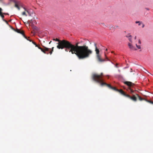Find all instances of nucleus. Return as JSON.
<instances>
[{"label": "nucleus", "mask_w": 153, "mask_h": 153, "mask_svg": "<svg viewBox=\"0 0 153 153\" xmlns=\"http://www.w3.org/2000/svg\"><path fill=\"white\" fill-rule=\"evenodd\" d=\"M53 40L58 42L57 43V48L59 49H63L64 48H71L70 52L72 54H75L79 59H83L89 58L93 53L92 51L90 49L86 44L83 45H79L83 42L82 41L78 42L74 45L68 41L63 40H60L57 38L53 39Z\"/></svg>", "instance_id": "1"}, {"label": "nucleus", "mask_w": 153, "mask_h": 153, "mask_svg": "<svg viewBox=\"0 0 153 153\" xmlns=\"http://www.w3.org/2000/svg\"><path fill=\"white\" fill-rule=\"evenodd\" d=\"M100 76L97 74H93L92 75V79L96 82L100 83L101 85H106L110 88H111L112 86L110 84H107L103 82V80L100 79Z\"/></svg>", "instance_id": "2"}, {"label": "nucleus", "mask_w": 153, "mask_h": 153, "mask_svg": "<svg viewBox=\"0 0 153 153\" xmlns=\"http://www.w3.org/2000/svg\"><path fill=\"white\" fill-rule=\"evenodd\" d=\"M94 45L95 47V51L97 54V57L98 61L100 62H102L105 61L104 59H102L101 58V56L99 54L100 51L99 49L97 48V44L95 43Z\"/></svg>", "instance_id": "3"}, {"label": "nucleus", "mask_w": 153, "mask_h": 153, "mask_svg": "<svg viewBox=\"0 0 153 153\" xmlns=\"http://www.w3.org/2000/svg\"><path fill=\"white\" fill-rule=\"evenodd\" d=\"M124 83L128 86L129 90L130 91L131 93V94L133 93L134 91L131 88H134L135 84L129 81H125L124 82Z\"/></svg>", "instance_id": "4"}, {"label": "nucleus", "mask_w": 153, "mask_h": 153, "mask_svg": "<svg viewBox=\"0 0 153 153\" xmlns=\"http://www.w3.org/2000/svg\"><path fill=\"white\" fill-rule=\"evenodd\" d=\"M121 94L123 95L126 97H128L129 99L132 100L134 101H136L137 100V97L134 95H133L132 97L130 96L129 95L126 94L125 92L123 91V90L120 91Z\"/></svg>", "instance_id": "5"}, {"label": "nucleus", "mask_w": 153, "mask_h": 153, "mask_svg": "<svg viewBox=\"0 0 153 153\" xmlns=\"http://www.w3.org/2000/svg\"><path fill=\"white\" fill-rule=\"evenodd\" d=\"M32 43L35 45L36 47H37L38 48L40 49L41 51L43 52L45 54H48V53H46V51H49V48H46L44 46L43 47L44 48V49H43L41 47H40L39 45H37L34 42H32Z\"/></svg>", "instance_id": "6"}, {"label": "nucleus", "mask_w": 153, "mask_h": 153, "mask_svg": "<svg viewBox=\"0 0 153 153\" xmlns=\"http://www.w3.org/2000/svg\"><path fill=\"white\" fill-rule=\"evenodd\" d=\"M12 28L14 30H15L16 32L18 33H20V34H22L23 35V36L27 40H29L30 42L32 41L31 40H29L28 39V38H29V37H28V38H27V37L25 36V34H24V32L23 31V30H21L19 29H18L17 28H16V29L15 30L14 29H13L12 27Z\"/></svg>", "instance_id": "7"}, {"label": "nucleus", "mask_w": 153, "mask_h": 153, "mask_svg": "<svg viewBox=\"0 0 153 153\" xmlns=\"http://www.w3.org/2000/svg\"><path fill=\"white\" fill-rule=\"evenodd\" d=\"M2 0H0L1 1ZM10 1L13 2L15 3V6L19 10L20 9V8L18 5L20 4V2L16 0H10Z\"/></svg>", "instance_id": "8"}, {"label": "nucleus", "mask_w": 153, "mask_h": 153, "mask_svg": "<svg viewBox=\"0 0 153 153\" xmlns=\"http://www.w3.org/2000/svg\"><path fill=\"white\" fill-rule=\"evenodd\" d=\"M128 45L129 48L131 50L134 51L137 50V49L130 43H128Z\"/></svg>", "instance_id": "9"}, {"label": "nucleus", "mask_w": 153, "mask_h": 153, "mask_svg": "<svg viewBox=\"0 0 153 153\" xmlns=\"http://www.w3.org/2000/svg\"><path fill=\"white\" fill-rule=\"evenodd\" d=\"M24 9H25V11L24 12H23L22 13V15L23 16H27V15L26 13V12L27 13H28V15L29 16H30V13L29 12V11L27 10L25 8V7L24 8Z\"/></svg>", "instance_id": "10"}, {"label": "nucleus", "mask_w": 153, "mask_h": 153, "mask_svg": "<svg viewBox=\"0 0 153 153\" xmlns=\"http://www.w3.org/2000/svg\"><path fill=\"white\" fill-rule=\"evenodd\" d=\"M32 28L33 29V30L34 32L37 31L38 30V27L33 25H32Z\"/></svg>", "instance_id": "11"}, {"label": "nucleus", "mask_w": 153, "mask_h": 153, "mask_svg": "<svg viewBox=\"0 0 153 153\" xmlns=\"http://www.w3.org/2000/svg\"><path fill=\"white\" fill-rule=\"evenodd\" d=\"M111 89H113V90H115V91H117L118 92H119L120 94H121V92H120V91L123 90L122 89L118 90V89H117L116 88L114 87H112V88H111Z\"/></svg>", "instance_id": "12"}, {"label": "nucleus", "mask_w": 153, "mask_h": 153, "mask_svg": "<svg viewBox=\"0 0 153 153\" xmlns=\"http://www.w3.org/2000/svg\"><path fill=\"white\" fill-rule=\"evenodd\" d=\"M136 95L137 96V97L140 100L142 101V100H145V99H143V98H142L141 97H140L139 96V95L138 94H136Z\"/></svg>", "instance_id": "13"}, {"label": "nucleus", "mask_w": 153, "mask_h": 153, "mask_svg": "<svg viewBox=\"0 0 153 153\" xmlns=\"http://www.w3.org/2000/svg\"><path fill=\"white\" fill-rule=\"evenodd\" d=\"M126 37L128 38V40H129L130 42H132L131 36V35H129V36H126Z\"/></svg>", "instance_id": "14"}, {"label": "nucleus", "mask_w": 153, "mask_h": 153, "mask_svg": "<svg viewBox=\"0 0 153 153\" xmlns=\"http://www.w3.org/2000/svg\"><path fill=\"white\" fill-rule=\"evenodd\" d=\"M0 16L2 17V19L4 21H5L6 23H7V21L4 19V16L3 15V13H2L0 15Z\"/></svg>", "instance_id": "15"}, {"label": "nucleus", "mask_w": 153, "mask_h": 153, "mask_svg": "<svg viewBox=\"0 0 153 153\" xmlns=\"http://www.w3.org/2000/svg\"><path fill=\"white\" fill-rule=\"evenodd\" d=\"M135 23L136 24H137L138 23V25L139 26L142 23V22H140V21H136L135 22Z\"/></svg>", "instance_id": "16"}, {"label": "nucleus", "mask_w": 153, "mask_h": 153, "mask_svg": "<svg viewBox=\"0 0 153 153\" xmlns=\"http://www.w3.org/2000/svg\"><path fill=\"white\" fill-rule=\"evenodd\" d=\"M98 75V74H97ZM98 75L100 76V79H102V76L103 75V73H101V74L99 75Z\"/></svg>", "instance_id": "17"}, {"label": "nucleus", "mask_w": 153, "mask_h": 153, "mask_svg": "<svg viewBox=\"0 0 153 153\" xmlns=\"http://www.w3.org/2000/svg\"><path fill=\"white\" fill-rule=\"evenodd\" d=\"M136 45L137 47L139 49H140L141 48V47L140 45H138L137 44H136Z\"/></svg>", "instance_id": "18"}, {"label": "nucleus", "mask_w": 153, "mask_h": 153, "mask_svg": "<svg viewBox=\"0 0 153 153\" xmlns=\"http://www.w3.org/2000/svg\"><path fill=\"white\" fill-rule=\"evenodd\" d=\"M66 49H65V51L68 52V49H69V51H70V50L71 49V48H65Z\"/></svg>", "instance_id": "19"}, {"label": "nucleus", "mask_w": 153, "mask_h": 153, "mask_svg": "<svg viewBox=\"0 0 153 153\" xmlns=\"http://www.w3.org/2000/svg\"><path fill=\"white\" fill-rule=\"evenodd\" d=\"M2 10L1 8H0V15L2 13Z\"/></svg>", "instance_id": "20"}, {"label": "nucleus", "mask_w": 153, "mask_h": 153, "mask_svg": "<svg viewBox=\"0 0 153 153\" xmlns=\"http://www.w3.org/2000/svg\"><path fill=\"white\" fill-rule=\"evenodd\" d=\"M52 52H53V51H50L49 52V53H50V54L51 55L52 54Z\"/></svg>", "instance_id": "21"}, {"label": "nucleus", "mask_w": 153, "mask_h": 153, "mask_svg": "<svg viewBox=\"0 0 153 153\" xmlns=\"http://www.w3.org/2000/svg\"><path fill=\"white\" fill-rule=\"evenodd\" d=\"M141 41H140V40H139V41H138V43H139L140 44H141Z\"/></svg>", "instance_id": "22"}, {"label": "nucleus", "mask_w": 153, "mask_h": 153, "mask_svg": "<svg viewBox=\"0 0 153 153\" xmlns=\"http://www.w3.org/2000/svg\"><path fill=\"white\" fill-rule=\"evenodd\" d=\"M53 49H54V47H52V48H51V51H52L53 52Z\"/></svg>", "instance_id": "23"}, {"label": "nucleus", "mask_w": 153, "mask_h": 153, "mask_svg": "<svg viewBox=\"0 0 153 153\" xmlns=\"http://www.w3.org/2000/svg\"><path fill=\"white\" fill-rule=\"evenodd\" d=\"M102 25H104V24L103 23H100V25H102Z\"/></svg>", "instance_id": "24"}, {"label": "nucleus", "mask_w": 153, "mask_h": 153, "mask_svg": "<svg viewBox=\"0 0 153 153\" xmlns=\"http://www.w3.org/2000/svg\"><path fill=\"white\" fill-rule=\"evenodd\" d=\"M146 9L147 10H149V9L148 8H146Z\"/></svg>", "instance_id": "25"}, {"label": "nucleus", "mask_w": 153, "mask_h": 153, "mask_svg": "<svg viewBox=\"0 0 153 153\" xmlns=\"http://www.w3.org/2000/svg\"><path fill=\"white\" fill-rule=\"evenodd\" d=\"M144 25L143 24V26H142V27H144Z\"/></svg>", "instance_id": "26"}, {"label": "nucleus", "mask_w": 153, "mask_h": 153, "mask_svg": "<svg viewBox=\"0 0 153 153\" xmlns=\"http://www.w3.org/2000/svg\"><path fill=\"white\" fill-rule=\"evenodd\" d=\"M51 41L49 42V44H50L51 43Z\"/></svg>", "instance_id": "27"}, {"label": "nucleus", "mask_w": 153, "mask_h": 153, "mask_svg": "<svg viewBox=\"0 0 153 153\" xmlns=\"http://www.w3.org/2000/svg\"><path fill=\"white\" fill-rule=\"evenodd\" d=\"M136 36H135V38H134L135 39H136Z\"/></svg>", "instance_id": "28"}, {"label": "nucleus", "mask_w": 153, "mask_h": 153, "mask_svg": "<svg viewBox=\"0 0 153 153\" xmlns=\"http://www.w3.org/2000/svg\"><path fill=\"white\" fill-rule=\"evenodd\" d=\"M151 103L153 104V102H151Z\"/></svg>", "instance_id": "29"}, {"label": "nucleus", "mask_w": 153, "mask_h": 153, "mask_svg": "<svg viewBox=\"0 0 153 153\" xmlns=\"http://www.w3.org/2000/svg\"><path fill=\"white\" fill-rule=\"evenodd\" d=\"M106 58H107V60H109L108 58H107V57H106Z\"/></svg>", "instance_id": "30"}, {"label": "nucleus", "mask_w": 153, "mask_h": 153, "mask_svg": "<svg viewBox=\"0 0 153 153\" xmlns=\"http://www.w3.org/2000/svg\"><path fill=\"white\" fill-rule=\"evenodd\" d=\"M107 50H107V49H106L105 50H106V51H107Z\"/></svg>", "instance_id": "31"}]
</instances>
